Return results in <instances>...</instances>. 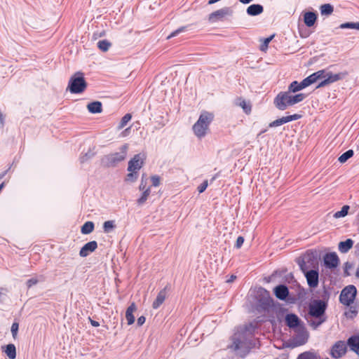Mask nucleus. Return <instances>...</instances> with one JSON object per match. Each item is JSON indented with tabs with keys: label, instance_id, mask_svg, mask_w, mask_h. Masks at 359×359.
<instances>
[{
	"label": "nucleus",
	"instance_id": "nucleus-1",
	"mask_svg": "<svg viewBox=\"0 0 359 359\" xmlns=\"http://www.w3.org/2000/svg\"><path fill=\"white\" fill-rule=\"evenodd\" d=\"M326 307V303L322 300H313L310 303L307 321L313 329H316L325 321Z\"/></svg>",
	"mask_w": 359,
	"mask_h": 359
},
{
	"label": "nucleus",
	"instance_id": "nucleus-2",
	"mask_svg": "<svg viewBox=\"0 0 359 359\" xmlns=\"http://www.w3.org/2000/svg\"><path fill=\"white\" fill-rule=\"evenodd\" d=\"M299 265L306 276L309 286L313 288L316 287L318 285V272L310 268L311 266L315 268L317 261L312 260L309 256H306L299 262Z\"/></svg>",
	"mask_w": 359,
	"mask_h": 359
},
{
	"label": "nucleus",
	"instance_id": "nucleus-3",
	"mask_svg": "<svg viewBox=\"0 0 359 359\" xmlns=\"http://www.w3.org/2000/svg\"><path fill=\"white\" fill-rule=\"evenodd\" d=\"M292 92H280L274 99L275 106L280 110H285L288 107L292 106L297 103L302 102L305 98V95L299 93L292 95Z\"/></svg>",
	"mask_w": 359,
	"mask_h": 359
},
{
	"label": "nucleus",
	"instance_id": "nucleus-4",
	"mask_svg": "<svg viewBox=\"0 0 359 359\" xmlns=\"http://www.w3.org/2000/svg\"><path fill=\"white\" fill-rule=\"evenodd\" d=\"M214 118L213 114L203 111L199 116L198 121L193 126L194 134L198 137H203L208 133L209 125Z\"/></svg>",
	"mask_w": 359,
	"mask_h": 359
},
{
	"label": "nucleus",
	"instance_id": "nucleus-5",
	"mask_svg": "<svg viewBox=\"0 0 359 359\" xmlns=\"http://www.w3.org/2000/svg\"><path fill=\"white\" fill-rule=\"evenodd\" d=\"M86 86L83 74L78 72L70 78L68 88L72 93H81L85 90Z\"/></svg>",
	"mask_w": 359,
	"mask_h": 359
},
{
	"label": "nucleus",
	"instance_id": "nucleus-6",
	"mask_svg": "<svg viewBox=\"0 0 359 359\" xmlns=\"http://www.w3.org/2000/svg\"><path fill=\"white\" fill-rule=\"evenodd\" d=\"M144 161V155L137 154L129 161L128 168L129 173L126 177L128 181L134 182L135 180L137 178L136 173L142 167Z\"/></svg>",
	"mask_w": 359,
	"mask_h": 359
},
{
	"label": "nucleus",
	"instance_id": "nucleus-7",
	"mask_svg": "<svg viewBox=\"0 0 359 359\" xmlns=\"http://www.w3.org/2000/svg\"><path fill=\"white\" fill-rule=\"evenodd\" d=\"M320 72H323V75L320 76L323 81L319 83L317 88L324 87L332 83L342 80L348 75L346 72H339L337 74H334L326 70H320Z\"/></svg>",
	"mask_w": 359,
	"mask_h": 359
},
{
	"label": "nucleus",
	"instance_id": "nucleus-8",
	"mask_svg": "<svg viewBox=\"0 0 359 359\" xmlns=\"http://www.w3.org/2000/svg\"><path fill=\"white\" fill-rule=\"evenodd\" d=\"M356 294L357 290L355 286L348 285L344 287L340 294V302L346 306L351 305L353 302Z\"/></svg>",
	"mask_w": 359,
	"mask_h": 359
},
{
	"label": "nucleus",
	"instance_id": "nucleus-9",
	"mask_svg": "<svg viewBox=\"0 0 359 359\" xmlns=\"http://www.w3.org/2000/svg\"><path fill=\"white\" fill-rule=\"evenodd\" d=\"M128 147V145L125 144L121 148L120 151L107 155L104 158L105 163L107 165L111 166L124 160L126 156Z\"/></svg>",
	"mask_w": 359,
	"mask_h": 359
},
{
	"label": "nucleus",
	"instance_id": "nucleus-10",
	"mask_svg": "<svg viewBox=\"0 0 359 359\" xmlns=\"http://www.w3.org/2000/svg\"><path fill=\"white\" fill-rule=\"evenodd\" d=\"M231 14V10L229 8L224 7L211 13L208 17V20L211 24L215 23L224 20L226 16Z\"/></svg>",
	"mask_w": 359,
	"mask_h": 359
},
{
	"label": "nucleus",
	"instance_id": "nucleus-11",
	"mask_svg": "<svg viewBox=\"0 0 359 359\" xmlns=\"http://www.w3.org/2000/svg\"><path fill=\"white\" fill-rule=\"evenodd\" d=\"M246 328L244 327H238L232 337L233 344L230 346V348L234 351L238 350L240 348L241 343L245 338Z\"/></svg>",
	"mask_w": 359,
	"mask_h": 359
},
{
	"label": "nucleus",
	"instance_id": "nucleus-12",
	"mask_svg": "<svg viewBox=\"0 0 359 359\" xmlns=\"http://www.w3.org/2000/svg\"><path fill=\"white\" fill-rule=\"evenodd\" d=\"M346 352V345L343 341H337L332 347L330 355L332 358L338 359L342 357Z\"/></svg>",
	"mask_w": 359,
	"mask_h": 359
},
{
	"label": "nucleus",
	"instance_id": "nucleus-13",
	"mask_svg": "<svg viewBox=\"0 0 359 359\" xmlns=\"http://www.w3.org/2000/svg\"><path fill=\"white\" fill-rule=\"evenodd\" d=\"M97 248V243L96 241H90L85 244L79 251V255L81 257H86L89 255L91 252H94Z\"/></svg>",
	"mask_w": 359,
	"mask_h": 359
},
{
	"label": "nucleus",
	"instance_id": "nucleus-14",
	"mask_svg": "<svg viewBox=\"0 0 359 359\" xmlns=\"http://www.w3.org/2000/svg\"><path fill=\"white\" fill-rule=\"evenodd\" d=\"M301 118V116L299 114H293L290 116H287L282 117L280 118L276 119L271 123H269V127H277L282 124L288 123L292 121L298 120Z\"/></svg>",
	"mask_w": 359,
	"mask_h": 359
},
{
	"label": "nucleus",
	"instance_id": "nucleus-15",
	"mask_svg": "<svg viewBox=\"0 0 359 359\" xmlns=\"http://www.w3.org/2000/svg\"><path fill=\"white\" fill-rule=\"evenodd\" d=\"M137 307L135 302L130 304L126 311V318L127 320V324L131 325L135 323L134 313L137 311Z\"/></svg>",
	"mask_w": 359,
	"mask_h": 359
},
{
	"label": "nucleus",
	"instance_id": "nucleus-16",
	"mask_svg": "<svg viewBox=\"0 0 359 359\" xmlns=\"http://www.w3.org/2000/svg\"><path fill=\"white\" fill-rule=\"evenodd\" d=\"M324 262L329 268H335L339 264V258L334 253L327 254L324 257Z\"/></svg>",
	"mask_w": 359,
	"mask_h": 359
},
{
	"label": "nucleus",
	"instance_id": "nucleus-17",
	"mask_svg": "<svg viewBox=\"0 0 359 359\" xmlns=\"http://www.w3.org/2000/svg\"><path fill=\"white\" fill-rule=\"evenodd\" d=\"M2 351L9 359H15L17 356L16 347L13 344L1 346Z\"/></svg>",
	"mask_w": 359,
	"mask_h": 359
},
{
	"label": "nucleus",
	"instance_id": "nucleus-18",
	"mask_svg": "<svg viewBox=\"0 0 359 359\" xmlns=\"http://www.w3.org/2000/svg\"><path fill=\"white\" fill-rule=\"evenodd\" d=\"M317 20V15L313 12H306L304 14V22L305 25L310 27L315 25Z\"/></svg>",
	"mask_w": 359,
	"mask_h": 359
},
{
	"label": "nucleus",
	"instance_id": "nucleus-19",
	"mask_svg": "<svg viewBox=\"0 0 359 359\" xmlns=\"http://www.w3.org/2000/svg\"><path fill=\"white\" fill-rule=\"evenodd\" d=\"M274 293L277 298L285 299L287 297L289 292L286 286L280 285L274 288Z\"/></svg>",
	"mask_w": 359,
	"mask_h": 359
},
{
	"label": "nucleus",
	"instance_id": "nucleus-20",
	"mask_svg": "<svg viewBox=\"0 0 359 359\" xmlns=\"http://www.w3.org/2000/svg\"><path fill=\"white\" fill-rule=\"evenodd\" d=\"M348 345L351 349L359 355V336H353L348 339Z\"/></svg>",
	"mask_w": 359,
	"mask_h": 359
},
{
	"label": "nucleus",
	"instance_id": "nucleus-21",
	"mask_svg": "<svg viewBox=\"0 0 359 359\" xmlns=\"http://www.w3.org/2000/svg\"><path fill=\"white\" fill-rule=\"evenodd\" d=\"M264 11L263 6L259 4H252L248 7L247 13L249 15L254 16L261 14Z\"/></svg>",
	"mask_w": 359,
	"mask_h": 359
},
{
	"label": "nucleus",
	"instance_id": "nucleus-22",
	"mask_svg": "<svg viewBox=\"0 0 359 359\" xmlns=\"http://www.w3.org/2000/svg\"><path fill=\"white\" fill-rule=\"evenodd\" d=\"M321 75H323V72H320V70L318 71V72L311 74L306 79H304V81L306 83V86L308 87L309 86L316 83L318 80L321 79V78H320Z\"/></svg>",
	"mask_w": 359,
	"mask_h": 359
},
{
	"label": "nucleus",
	"instance_id": "nucleus-23",
	"mask_svg": "<svg viewBox=\"0 0 359 359\" xmlns=\"http://www.w3.org/2000/svg\"><path fill=\"white\" fill-rule=\"evenodd\" d=\"M285 321L290 327H296L299 323V318L294 314L287 315L285 317Z\"/></svg>",
	"mask_w": 359,
	"mask_h": 359
},
{
	"label": "nucleus",
	"instance_id": "nucleus-24",
	"mask_svg": "<svg viewBox=\"0 0 359 359\" xmlns=\"http://www.w3.org/2000/svg\"><path fill=\"white\" fill-rule=\"evenodd\" d=\"M306 87L307 86L304 83V80L301 83H298L297 81H293L289 86L288 90H290V92L296 93Z\"/></svg>",
	"mask_w": 359,
	"mask_h": 359
},
{
	"label": "nucleus",
	"instance_id": "nucleus-25",
	"mask_svg": "<svg viewBox=\"0 0 359 359\" xmlns=\"http://www.w3.org/2000/svg\"><path fill=\"white\" fill-rule=\"evenodd\" d=\"M353 241L351 239H347L339 243V250L341 252H347L353 247Z\"/></svg>",
	"mask_w": 359,
	"mask_h": 359
},
{
	"label": "nucleus",
	"instance_id": "nucleus-26",
	"mask_svg": "<svg viewBox=\"0 0 359 359\" xmlns=\"http://www.w3.org/2000/svg\"><path fill=\"white\" fill-rule=\"evenodd\" d=\"M165 297H166V293L165 291L162 290V291L159 292V293L158 294V295L156 297V299L153 302V304H152L153 308L155 309L158 308L163 303V302L165 299Z\"/></svg>",
	"mask_w": 359,
	"mask_h": 359
},
{
	"label": "nucleus",
	"instance_id": "nucleus-27",
	"mask_svg": "<svg viewBox=\"0 0 359 359\" xmlns=\"http://www.w3.org/2000/svg\"><path fill=\"white\" fill-rule=\"evenodd\" d=\"M87 108L91 113H100L102 111V104L100 102H93L88 104Z\"/></svg>",
	"mask_w": 359,
	"mask_h": 359
},
{
	"label": "nucleus",
	"instance_id": "nucleus-28",
	"mask_svg": "<svg viewBox=\"0 0 359 359\" xmlns=\"http://www.w3.org/2000/svg\"><path fill=\"white\" fill-rule=\"evenodd\" d=\"M237 104L241 107L246 114H250L251 111V104L241 98L237 101Z\"/></svg>",
	"mask_w": 359,
	"mask_h": 359
},
{
	"label": "nucleus",
	"instance_id": "nucleus-29",
	"mask_svg": "<svg viewBox=\"0 0 359 359\" xmlns=\"http://www.w3.org/2000/svg\"><path fill=\"white\" fill-rule=\"evenodd\" d=\"M111 43L107 40H101L97 42V47L102 52H107L111 48Z\"/></svg>",
	"mask_w": 359,
	"mask_h": 359
},
{
	"label": "nucleus",
	"instance_id": "nucleus-30",
	"mask_svg": "<svg viewBox=\"0 0 359 359\" xmlns=\"http://www.w3.org/2000/svg\"><path fill=\"white\" fill-rule=\"evenodd\" d=\"M94 229V224L92 222H86L81 227V233L83 234L90 233Z\"/></svg>",
	"mask_w": 359,
	"mask_h": 359
},
{
	"label": "nucleus",
	"instance_id": "nucleus-31",
	"mask_svg": "<svg viewBox=\"0 0 359 359\" xmlns=\"http://www.w3.org/2000/svg\"><path fill=\"white\" fill-rule=\"evenodd\" d=\"M353 156V151L350 149L346 151L345 153L342 154L339 158L338 161L341 163H346L350 158H351Z\"/></svg>",
	"mask_w": 359,
	"mask_h": 359
},
{
	"label": "nucleus",
	"instance_id": "nucleus-32",
	"mask_svg": "<svg viewBox=\"0 0 359 359\" xmlns=\"http://www.w3.org/2000/svg\"><path fill=\"white\" fill-rule=\"evenodd\" d=\"M348 205H344L340 211H337L334 214V217L335 219H339L346 216L348 215Z\"/></svg>",
	"mask_w": 359,
	"mask_h": 359
},
{
	"label": "nucleus",
	"instance_id": "nucleus-33",
	"mask_svg": "<svg viewBox=\"0 0 359 359\" xmlns=\"http://www.w3.org/2000/svg\"><path fill=\"white\" fill-rule=\"evenodd\" d=\"M320 12L322 15H330L333 12V7L329 4H323L320 6Z\"/></svg>",
	"mask_w": 359,
	"mask_h": 359
},
{
	"label": "nucleus",
	"instance_id": "nucleus-34",
	"mask_svg": "<svg viewBox=\"0 0 359 359\" xmlns=\"http://www.w3.org/2000/svg\"><path fill=\"white\" fill-rule=\"evenodd\" d=\"M339 27L341 29H355L359 30V22H346L341 24Z\"/></svg>",
	"mask_w": 359,
	"mask_h": 359
},
{
	"label": "nucleus",
	"instance_id": "nucleus-35",
	"mask_svg": "<svg viewBox=\"0 0 359 359\" xmlns=\"http://www.w3.org/2000/svg\"><path fill=\"white\" fill-rule=\"evenodd\" d=\"M150 194V188L147 187L142 193V196L137 200V203L142 205L147 200Z\"/></svg>",
	"mask_w": 359,
	"mask_h": 359
},
{
	"label": "nucleus",
	"instance_id": "nucleus-36",
	"mask_svg": "<svg viewBox=\"0 0 359 359\" xmlns=\"http://www.w3.org/2000/svg\"><path fill=\"white\" fill-rule=\"evenodd\" d=\"M132 116L130 114H126L123 116L118 124V128L121 129L124 128L126 124L131 120Z\"/></svg>",
	"mask_w": 359,
	"mask_h": 359
},
{
	"label": "nucleus",
	"instance_id": "nucleus-37",
	"mask_svg": "<svg viewBox=\"0 0 359 359\" xmlns=\"http://www.w3.org/2000/svg\"><path fill=\"white\" fill-rule=\"evenodd\" d=\"M274 36L275 35L273 34V35H271V36H269L267 38H265V39L262 40V44L260 46L261 50L265 51L267 49L269 43L273 39Z\"/></svg>",
	"mask_w": 359,
	"mask_h": 359
},
{
	"label": "nucleus",
	"instance_id": "nucleus-38",
	"mask_svg": "<svg viewBox=\"0 0 359 359\" xmlns=\"http://www.w3.org/2000/svg\"><path fill=\"white\" fill-rule=\"evenodd\" d=\"M19 325L17 323H13L11 326V333L13 338L16 339L18 337V332Z\"/></svg>",
	"mask_w": 359,
	"mask_h": 359
},
{
	"label": "nucleus",
	"instance_id": "nucleus-39",
	"mask_svg": "<svg viewBox=\"0 0 359 359\" xmlns=\"http://www.w3.org/2000/svg\"><path fill=\"white\" fill-rule=\"evenodd\" d=\"M104 231H109L114 228V222L113 221H106L103 224Z\"/></svg>",
	"mask_w": 359,
	"mask_h": 359
},
{
	"label": "nucleus",
	"instance_id": "nucleus-40",
	"mask_svg": "<svg viewBox=\"0 0 359 359\" xmlns=\"http://www.w3.org/2000/svg\"><path fill=\"white\" fill-rule=\"evenodd\" d=\"M151 180L154 187H158L160 184V177L157 175L151 176Z\"/></svg>",
	"mask_w": 359,
	"mask_h": 359
},
{
	"label": "nucleus",
	"instance_id": "nucleus-41",
	"mask_svg": "<svg viewBox=\"0 0 359 359\" xmlns=\"http://www.w3.org/2000/svg\"><path fill=\"white\" fill-rule=\"evenodd\" d=\"M38 283V280L36 278H31L27 281V286L28 288H30L33 285H35Z\"/></svg>",
	"mask_w": 359,
	"mask_h": 359
},
{
	"label": "nucleus",
	"instance_id": "nucleus-42",
	"mask_svg": "<svg viewBox=\"0 0 359 359\" xmlns=\"http://www.w3.org/2000/svg\"><path fill=\"white\" fill-rule=\"evenodd\" d=\"M208 185V181H204L198 187V191L199 193H203L207 188Z\"/></svg>",
	"mask_w": 359,
	"mask_h": 359
},
{
	"label": "nucleus",
	"instance_id": "nucleus-43",
	"mask_svg": "<svg viewBox=\"0 0 359 359\" xmlns=\"http://www.w3.org/2000/svg\"><path fill=\"white\" fill-rule=\"evenodd\" d=\"M244 243V238L242 237V236H239L237 238V240H236V248H240L242 245Z\"/></svg>",
	"mask_w": 359,
	"mask_h": 359
},
{
	"label": "nucleus",
	"instance_id": "nucleus-44",
	"mask_svg": "<svg viewBox=\"0 0 359 359\" xmlns=\"http://www.w3.org/2000/svg\"><path fill=\"white\" fill-rule=\"evenodd\" d=\"M146 318L144 316H142L137 318V325L138 326H142L145 323Z\"/></svg>",
	"mask_w": 359,
	"mask_h": 359
},
{
	"label": "nucleus",
	"instance_id": "nucleus-45",
	"mask_svg": "<svg viewBox=\"0 0 359 359\" xmlns=\"http://www.w3.org/2000/svg\"><path fill=\"white\" fill-rule=\"evenodd\" d=\"M184 29V27H182L179 29H177L176 31L173 32L170 36H168V39H170L175 36H176L178 33L182 32Z\"/></svg>",
	"mask_w": 359,
	"mask_h": 359
},
{
	"label": "nucleus",
	"instance_id": "nucleus-46",
	"mask_svg": "<svg viewBox=\"0 0 359 359\" xmlns=\"http://www.w3.org/2000/svg\"><path fill=\"white\" fill-rule=\"evenodd\" d=\"M146 182L144 181L143 178L142 179L141 183L140 184V189L144 191L146 189Z\"/></svg>",
	"mask_w": 359,
	"mask_h": 359
},
{
	"label": "nucleus",
	"instance_id": "nucleus-47",
	"mask_svg": "<svg viewBox=\"0 0 359 359\" xmlns=\"http://www.w3.org/2000/svg\"><path fill=\"white\" fill-rule=\"evenodd\" d=\"M130 128H126L124 131H123L122 133H121L122 136L123 137H126L128 134V133L130 131Z\"/></svg>",
	"mask_w": 359,
	"mask_h": 359
},
{
	"label": "nucleus",
	"instance_id": "nucleus-48",
	"mask_svg": "<svg viewBox=\"0 0 359 359\" xmlns=\"http://www.w3.org/2000/svg\"><path fill=\"white\" fill-rule=\"evenodd\" d=\"M91 323V325L93 326V327H98L100 325L99 323L97 322V321H95V320H91L90 321Z\"/></svg>",
	"mask_w": 359,
	"mask_h": 359
},
{
	"label": "nucleus",
	"instance_id": "nucleus-49",
	"mask_svg": "<svg viewBox=\"0 0 359 359\" xmlns=\"http://www.w3.org/2000/svg\"><path fill=\"white\" fill-rule=\"evenodd\" d=\"M236 276L232 275L229 280H227V283L233 282L236 279Z\"/></svg>",
	"mask_w": 359,
	"mask_h": 359
},
{
	"label": "nucleus",
	"instance_id": "nucleus-50",
	"mask_svg": "<svg viewBox=\"0 0 359 359\" xmlns=\"http://www.w3.org/2000/svg\"><path fill=\"white\" fill-rule=\"evenodd\" d=\"M241 3L243 4H247L252 1L253 0H239Z\"/></svg>",
	"mask_w": 359,
	"mask_h": 359
},
{
	"label": "nucleus",
	"instance_id": "nucleus-51",
	"mask_svg": "<svg viewBox=\"0 0 359 359\" xmlns=\"http://www.w3.org/2000/svg\"><path fill=\"white\" fill-rule=\"evenodd\" d=\"M4 183H2L1 185H0V191L1 190V189L4 187Z\"/></svg>",
	"mask_w": 359,
	"mask_h": 359
},
{
	"label": "nucleus",
	"instance_id": "nucleus-52",
	"mask_svg": "<svg viewBox=\"0 0 359 359\" xmlns=\"http://www.w3.org/2000/svg\"><path fill=\"white\" fill-rule=\"evenodd\" d=\"M356 274H357V276L359 277V269L358 270Z\"/></svg>",
	"mask_w": 359,
	"mask_h": 359
},
{
	"label": "nucleus",
	"instance_id": "nucleus-53",
	"mask_svg": "<svg viewBox=\"0 0 359 359\" xmlns=\"http://www.w3.org/2000/svg\"><path fill=\"white\" fill-rule=\"evenodd\" d=\"M305 355H306V354H302L301 357H304Z\"/></svg>",
	"mask_w": 359,
	"mask_h": 359
}]
</instances>
